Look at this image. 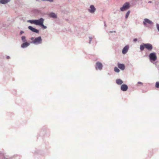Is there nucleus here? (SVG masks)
<instances>
[{
    "label": "nucleus",
    "mask_w": 159,
    "mask_h": 159,
    "mask_svg": "<svg viewBox=\"0 0 159 159\" xmlns=\"http://www.w3.org/2000/svg\"><path fill=\"white\" fill-rule=\"evenodd\" d=\"M114 71L117 73H119L120 71V70L116 67H115L114 68Z\"/></svg>",
    "instance_id": "f3484780"
},
{
    "label": "nucleus",
    "mask_w": 159,
    "mask_h": 159,
    "mask_svg": "<svg viewBox=\"0 0 159 159\" xmlns=\"http://www.w3.org/2000/svg\"><path fill=\"white\" fill-rule=\"evenodd\" d=\"M44 20L42 18H41L38 20H30V22L31 23H33L34 24L40 26L43 23Z\"/></svg>",
    "instance_id": "f257e3e1"
},
{
    "label": "nucleus",
    "mask_w": 159,
    "mask_h": 159,
    "mask_svg": "<svg viewBox=\"0 0 159 159\" xmlns=\"http://www.w3.org/2000/svg\"><path fill=\"white\" fill-rule=\"evenodd\" d=\"M10 58V57L8 56L7 57V59H9Z\"/></svg>",
    "instance_id": "c85d7f7f"
},
{
    "label": "nucleus",
    "mask_w": 159,
    "mask_h": 159,
    "mask_svg": "<svg viewBox=\"0 0 159 159\" xmlns=\"http://www.w3.org/2000/svg\"><path fill=\"white\" fill-rule=\"evenodd\" d=\"M104 25L105 28L106 27V24L105 22H104Z\"/></svg>",
    "instance_id": "7c9ffc66"
},
{
    "label": "nucleus",
    "mask_w": 159,
    "mask_h": 159,
    "mask_svg": "<svg viewBox=\"0 0 159 159\" xmlns=\"http://www.w3.org/2000/svg\"><path fill=\"white\" fill-rule=\"evenodd\" d=\"M130 13V11H128L126 14L125 16V18L126 19H127L128 18V17L129 16Z\"/></svg>",
    "instance_id": "a211bd4d"
},
{
    "label": "nucleus",
    "mask_w": 159,
    "mask_h": 159,
    "mask_svg": "<svg viewBox=\"0 0 159 159\" xmlns=\"http://www.w3.org/2000/svg\"><path fill=\"white\" fill-rule=\"evenodd\" d=\"M113 32L115 33V32H116V31H110V32L111 33H113Z\"/></svg>",
    "instance_id": "c756f323"
},
{
    "label": "nucleus",
    "mask_w": 159,
    "mask_h": 159,
    "mask_svg": "<svg viewBox=\"0 0 159 159\" xmlns=\"http://www.w3.org/2000/svg\"><path fill=\"white\" fill-rule=\"evenodd\" d=\"M40 26L42 27L43 29H45L47 28V27L45 25H44L43 24H42V25H41Z\"/></svg>",
    "instance_id": "4be33fe9"
},
{
    "label": "nucleus",
    "mask_w": 159,
    "mask_h": 159,
    "mask_svg": "<svg viewBox=\"0 0 159 159\" xmlns=\"http://www.w3.org/2000/svg\"><path fill=\"white\" fill-rule=\"evenodd\" d=\"M148 2L149 3H152V2L151 1H149Z\"/></svg>",
    "instance_id": "2f4dec72"
},
{
    "label": "nucleus",
    "mask_w": 159,
    "mask_h": 159,
    "mask_svg": "<svg viewBox=\"0 0 159 159\" xmlns=\"http://www.w3.org/2000/svg\"><path fill=\"white\" fill-rule=\"evenodd\" d=\"M143 23L145 26H147V24H148L150 25H152L153 23L151 20L147 18H145L144 19Z\"/></svg>",
    "instance_id": "20e7f679"
},
{
    "label": "nucleus",
    "mask_w": 159,
    "mask_h": 159,
    "mask_svg": "<svg viewBox=\"0 0 159 159\" xmlns=\"http://www.w3.org/2000/svg\"><path fill=\"white\" fill-rule=\"evenodd\" d=\"M30 45V43L27 42H25V43H23L21 45V47L22 48H25L29 46Z\"/></svg>",
    "instance_id": "ddd939ff"
},
{
    "label": "nucleus",
    "mask_w": 159,
    "mask_h": 159,
    "mask_svg": "<svg viewBox=\"0 0 159 159\" xmlns=\"http://www.w3.org/2000/svg\"><path fill=\"white\" fill-rule=\"evenodd\" d=\"M10 0H1L0 2L3 4H6L10 2Z\"/></svg>",
    "instance_id": "dca6fc26"
},
{
    "label": "nucleus",
    "mask_w": 159,
    "mask_h": 159,
    "mask_svg": "<svg viewBox=\"0 0 159 159\" xmlns=\"http://www.w3.org/2000/svg\"><path fill=\"white\" fill-rule=\"evenodd\" d=\"M96 68L97 70L99 69V63H97L96 66Z\"/></svg>",
    "instance_id": "aec40b11"
},
{
    "label": "nucleus",
    "mask_w": 159,
    "mask_h": 159,
    "mask_svg": "<svg viewBox=\"0 0 159 159\" xmlns=\"http://www.w3.org/2000/svg\"><path fill=\"white\" fill-rule=\"evenodd\" d=\"M103 66L102 64L100 62V70L102 69Z\"/></svg>",
    "instance_id": "5701e85b"
},
{
    "label": "nucleus",
    "mask_w": 159,
    "mask_h": 159,
    "mask_svg": "<svg viewBox=\"0 0 159 159\" xmlns=\"http://www.w3.org/2000/svg\"><path fill=\"white\" fill-rule=\"evenodd\" d=\"M156 26L157 30L158 31H159V25L158 24H157L156 25Z\"/></svg>",
    "instance_id": "b1692460"
},
{
    "label": "nucleus",
    "mask_w": 159,
    "mask_h": 159,
    "mask_svg": "<svg viewBox=\"0 0 159 159\" xmlns=\"http://www.w3.org/2000/svg\"><path fill=\"white\" fill-rule=\"evenodd\" d=\"M49 16L50 17L53 18H56L57 17L56 15L53 13H50L49 14Z\"/></svg>",
    "instance_id": "2eb2a0df"
},
{
    "label": "nucleus",
    "mask_w": 159,
    "mask_h": 159,
    "mask_svg": "<svg viewBox=\"0 0 159 159\" xmlns=\"http://www.w3.org/2000/svg\"><path fill=\"white\" fill-rule=\"evenodd\" d=\"M24 32L23 31H21L20 32V35L24 33Z\"/></svg>",
    "instance_id": "393cba45"
},
{
    "label": "nucleus",
    "mask_w": 159,
    "mask_h": 159,
    "mask_svg": "<svg viewBox=\"0 0 159 159\" xmlns=\"http://www.w3.org/2000/svg\"><path fill=\"white\" fill-rule=\"evenodd\" d=\"M149 57L151 61H155L157 59L156 53L154 52L150 53L149 55Z\"/></svg>",
    "instance_id": "7ed1b4c3"
},
{
    "label": "nucleus",
    "mask_w": 159,
    "mask_h": 159,
    "mask_svg": "<svg viewBox=\"0 0 159 159\" xmlns=\"http://www.w3.org/2000/svg\"><path fill=\"white\" fill-rule=\"evenodd\" d=\"M155 86L157 88H159V82H157L156 83Z\"/></svg>",
    "instance_id": "412c9836"
},
{
    "label": "nucleus",
    "mask_w": 159,
    "mask_h": 159,
    "mask_svg": "<svg viewBox=\"0 0 159 159\" xmlns=\"http://www.w3.org/2000/svg\"><path fill=\"white\" fill-rule=\"evenodd\" d=\"M22 40L23 42H25L26 41L25 37V36H23L21 37Z\"/></svg>",
    "instance_id": "6ab92c4d"
},
{
    "label": "nucleus",
    "mask_w": 159,
    "mask_h": 159,
    "mask_svg": "<svg viewBox=\"0 0 159 159\" xmlns=\"http://www.w3.org/2000/svg\"><path fill=\"white\" fill-rule=\"evenodd\" d=\"M28 28L33 32H35L36 33H39V31L38 30L33 28L31 26H29L28 27Z\"/></svg>",
    "instance_id": "9b49d317"
},
{
    "label": "nucleus",
    "mask_w": 159,
    "mask_h": 159,
    "mask_svg": "<svg viewBox=\"0 0 159 159\" xmlns=\"http://www.w3.org/2000/svg\"><path fill=\"white\" fill-rule=\"evenodd\" d=\"M130 7V5L129 2H126L120 8V10L121 11H125L129 9Z\"/></svg>",
    "instance_id": "f03ea898"
},
{
    "label": "nucleus",
    "mask_w": 159,
    "mask_h": 159,
    "mask_svg": "<svg viewBox=\"0 0 159 159\" xmlns=\"http://www.w3.org/2000/svg\"><path fill=\"white\" fill-rule=\"evenodd\" d=\"M96 10L94 6L93 5H91L90 7V8L89 9V11L91 13H93Z\"/></svg>",
    "instance_id": "1a4fd4ad"
},
{
    "label": "nucleus",
    "mask_w": 159,
    "mask_h": 159,
    "mask_svg": "<svg viewBox=\"0 0 159 159\" xmlns=\"http://www.w3.org/2000/svg\"><path fill=\"white\" fill-rule=\"evenodd\" d=\"M137 41V39H136V38H135V39H133V41L134 42H136Z\"/></svg>",
    "instance_id": "bb28decb"
},
{
    "label": "nucleus",
    "mask_w": 159,
    "mask_h": 159,
    "mask_svg": "<svg viewBox=\"0 0 159 159\" xmlns=\"http://www.w3.org/2000/svg\"><path fill=\"white\" fill-rule=\"evenodd\" d=\"M123 83V81L120 79H117L116 80V83L118 85H121Z\"/></svg>",
    "instance_id": "f8f14e48"
},
{
    "label": "nucleus",
    "mask_w": 159,
    "mask_h": 159,
    "mask_svg": "<svg viewBox=\"0 0 159 159\" xmlns=\"http://www.w3.org/2000/svg\"><path fill=\"white\" fill-rule=\"evenodd\" d=\"M145 43H142L140 45V50L141 51H143L144 50L145 48Z\"/></svg>",
    "instance_id": "4468645a"
},
{
    "label": "nucleus",
    "mask_w": 159,
    "mask_h": 159,
    "mask_svg": "<svg viewBox=\"0 0 159 159\" xmlns=\"http://www.w3.org/2000/svg\"><path fill=\"white\" fill-rule=\"evenodd\" d=\"M145 48L149 51L151 50L153 48L152 45L150 43H145Z\"/></svg>",
    "instance_id": "6e6552de"
},
{
    "label": "nucleus",
    "mask_w": 159,
    "mask_h": 159,
    "mask_svg": "<svg viewBox=\"0 0 159 159\" xmlns=\"http://www.w3.org/2000/svg\"><path fill=\"white\" fill-rule=\"evenodd\" d=\"M118 66L122 70H124L125 69V65L123 64L119 63L118 65Z\"/></svg>",
    "instance_id": "9d476101"
},
{
    "label": "nucleus",
    "mask_w": 159,
    "mask_h": 159,
    "mask_svg": "<svg viewBox=\"0 0 159 159\" xmlns=\"http://www.w3.org/2000/svg\"><path fill=\"white\" fill-rule=\"evenodd\" d=\"M138 84H141V85L143 84L141 82H138Z\"/></svg>",
    "instance_id": "a878e982"
},
{
    "label": "nucleus",
    "mask_w": 159,
    "mask_h": 159,
    "mask_svg": "<svg viewBox=\"0 0 159 159\" xmlns=\"http://www.w3.org/2000/svg\"><path fill=\"white\" fill-rule=\"evenodd\" d=\"M31 39V40H33V41L34 39V38H33V37H32V38H31V39Z\"/></svg>",
    "instance_id": "cd10ccee"
},
{
    "label": "nucleus",
    "mask_w": 159,
    "mask_h": 159,
    "mask_svg": "<svg viewBox=\"0 0 159 159\" xmlns=\"http://www.w3.org/2000/svg\"><path fill=\"white\" fill-rule=\"evenodd\" d=\"M42 39L41 37L39 36L34 39L33 41V43L34 44H38L42 43Z\"/></svg>",
    "instance_id": "39448f33"
},
{
    "label": "nucleus",
    "mask_w": 159,
    "mask_h": 159,
    "mask_svg": "<svg viewBox=\"0 0 159 159\" xmlns=\"http://www.w3.org/2000/svg\"><path fill=\"white\" fill-rule=\"evenodd\" d=\"M129 49V47L128 45H127L124 47L122 50V53L123 54H125L128 52Z\"/></svg>",
    "instance_id": "423d86ee"
},
{
    "label": "nucleus",
    "mask_w": 159,
    "mask_h": 159,
    "mask_svg": "<svg viewBox=\"0 0 159 159\" xmlns=\"http://www.w3.org/2000/svg\"><path fill=\"white\" fill-rule=\"evenodd\" d=\"M128 89V86L125 84H123L121 86L120 89L123 91H126Z\"/></svg>",
    "instance_id": "0eeeda50"
}]
</instances>
